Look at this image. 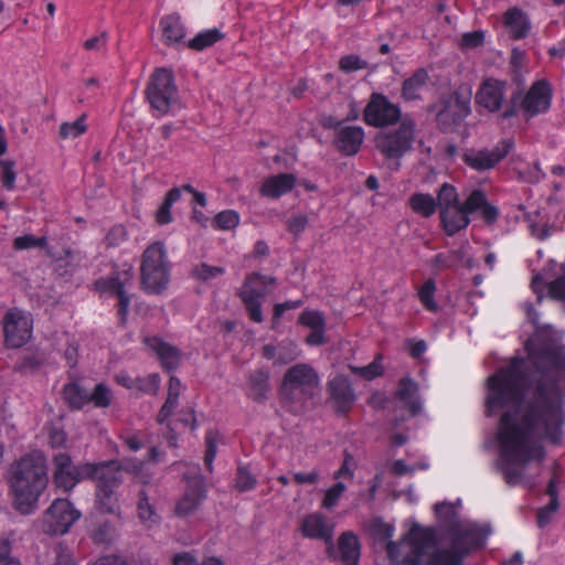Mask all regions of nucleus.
<instances>
[{
  "instance_id": "7",
  "label": "nucleus",
  "mask_w": 565,
  "mask_h": 565,
  "mask_svg": "<svg viewBox=\"0 0 565 565\" xmlns=\"http://www.w3.org/2000/svg\"><path fill=\"white\" fill-rule=\"evenodd\" d=\"M98 472L93 476L96 482V505L104 513H116L119 510L116 490L121 482V470L118 461L99 462Z\"/></svg>"
},
{
  "instance_id": "1",
  "label": "nucleus",
  "mask_w": 565,
  "mask_h": 565,
  "mask_svg": "<svg viewBox=\"0 0 565 565\" xmlns=\"http://www.w3.org/2000/svg\"><path fill=\"white\" fill-rule=\"evenodd\" d=\"M525 343L526 359L514 358L487 381L486 415L499 417L495 466L511 486L533 487L544 451L539 439L557 443L563 424L557 377L565 351L556 341Z\"/></svg>"
},
{
  "instance_id": "48",
  "label": "nucleus",
  "mask_w": 565,
  "mask_h": 565,
  "mask_svg": "<svg viewBox=\"0 0 565 565\" xmlns=\"http://www.w3.org/2000/svg\"><path fill=\"white\" fill-rule=\"evenodd\" d=\"M347 486L342 481L335 482L333 486L326 490L322 500V507L328 510L333 509L338 504Z\"/></svg>"
},
{
  "instance_id": "19",
  "label": "nucleus",
  "mask_w": 565,
  "mask_h": 565,
  "mask_svg": "<svg viewBox=\"0 0 565 565\" xmlns=\"http://www.w3.org/2000/svg\"><path fill=\"white\" fill-rule=\"evenodd\" d=\"M556 264L554 262L548 263V267L542 273L536 274L532 278L531 288L536 294L537 301H541L545 288L548 289V295L556 300L565 301V275L552 280Z\"/></svg>"
},
{
  "instance_id": "25",
  "label": "nucleus",
  "mask_w": 565,
  "mask_h": 565,
  "mask_svg": "<svg viewBox=\"0 0 565 565\" xmlns=\"http://www.w3.org/2000/svg\"><path fill=\"white\" fill-rule=\"evenodd\" d=\"M395 398L411 415H416L422 409L423 401L418 395V386L408 377L399 382Z\"/></svg>"
},
{
  "instance_id": "51",
  "label": "nucleus",
  "mask_w": 565,
  "mask_h": 565,
  "mask_svg": "<svg viewBox=\"0 0 565 565\" xmlns=\"http://www.w3.org/2000/svg\"><path fill=\"white\" fill-rule=\"evenodd\" d=\"M350 369L354 374L360 375L361 377H363L367 381L380 376L384 371L383 365L381 363V358L375 359L372 363H370L366 366H363V367L351 366Z\"/></svg>"
},
{
  "instance_id": "43",
  "label": "nucleus",
  "mask_w": 565,
  "mask_h": 565,
  "mask_svg": "<svg viewBox=\"0 0 565 565\" xmlns=\"http://www.w3.org/2000/svg\"><path fill=\"white\" fill-rule=\"evenodd\" d=\"M86 119L87 116L83 114L74 121L63 122L60 127V137L63 139H74L82 136L87 130Z\"/></svg>"
},
{
  "instance_id": "6",
  "label": "nucleus",
  "mask_w": 565,
  "mask_h": 565,
  "mask_svg": "<svg viewBox=\"0 0 565 565\" xmlns=\"http://www.w3.org/2000/svg\"><path fill=\"white\" fill-rule=\"evenodd\" d=\"M147 97L156 116L161 117L179 107L178 92L169 70H157L148 84Z\"/></svg>"
},
{
  "instance_id": "61",
  "label": "nucleus",
  "mask_w": 565,
  "mask_h": 565,
  "mask_svg": "<svg viewBox=\"0 0 565 565\" xmlns=\"http://www.w3.org/2000/svg\"><path fill=\"white\" fill-rule=\"evenodd\" d=\"M354 477V461L350 455H347L341 467L334 472L333 478L338 481L341 479L352 480Z\"/></svg>"
},
{
  "instance_id": "60",
  "label": "nucleus",
  "mask_w": 565,
  "mask_h": 565,
  "mask_svg": "<svg viewBox=\"0 0 565 565\" xmlns=\"http://www.w3.org/2000/svg\"><path fill=\"white\" fill-rule=\"evenodd\" d=\"M255 477L244 467H239L236 478V488L241 491H247L254 488Z\"/></svg>"
},
{
  "instance_id": "8",
  "label": "nucleus",
  "mask_w": 565,
  "mask_h": 565,
  "mask_svg": "<svg viewBox=\"0 0 565 565\" xmlns=\"http://www.w3.org/2000/svg\"><path fill=\"white\" fill-rule=\"evenodd\" d=\"M414 139L415 122L405 118L396 129L377 132L375 146L385 159L398 160L411 150Z\"/></svg>"
},
{
  "instance_id": "26",
  "label": "nucleus",
  "mask_w": 565,
  "mask_h": 565,
  "mask_svg": "<svg viewBox=\"0 0 565 565\" xmlns=\"http://www.w3.org/2000/svg\"><path fill=\"white\" fill-rule=\"evenodd\" d=\"M296 184V177L291 173H280L264 180L260 194L268 199H278L290 192Z\"/></svg>"
},
{
  "instance_id": "55",
  "label": "nucleus",
  "mask_w": 565,
  "mask_h": 565,
  "mask_svg": "<svg viewBox=\"0 0 565 565\" xmlns=\"http://www.w3.org/2000/svg\"><path fill=\"white\" fill-rule=\"evenodd\" d=\"M0 178L3 188L12 190L15 182L14 163L9 160H0Z\"/></svg>"
},
{
  "instance_id": "29",
  "label": "nucleus",
  "mask_w": 565,
  "mask_h": 565,
  "mask_svg": "<svg viewBox=\"0 0 565 565\" xmlns=\"http://www.w3.org/2000/svg\"><path fill=\"white\" fill-rule=\"evenodd\" d=\"M440 218L444 230L448 235H455L470 223L468 213L462 204L441 210Z\"/></svg>"
},
{
  "instance_id": "44",
  "label": "nucleus",
  "mask_w": 565,
  "mask_h": 565,
  "mask_svg": "<svg viewBox=\"0 0 565 565\" xmlns=\"http://www.w3.org/2000/svg\"><path fill=\"white\" fill-rule=\"evenodd\" d=\"M436 290V282L433 279L426 280L418 289L419 301L428 311L436 312L439 308L435 300Z\"/></svg>"
},
{
  "instance_id": "17",
  "label": "nucleus",
  "mask_w": 565,
  "mask_h": 565,
  "mask_svg": "<svg viewBox=\"0 0 565 565\" xmlns=\"http://www.w3.org/2000/svg\"><path fill=\"white\" fill-rule=\"evenodd\" d=\"M507 93L508 84L504 81L487 78L476 93V104L489 113H497L505 104Z\"/></svg>"
},
{
  "instance_id": "40",
  "label": "nucleus",
  "mask_w": 565,
  "mask_h": 565,
  "mask_svg": "<svg viewBox=\"0 0 565 565\" xmlns=\"http://www.w3.org/2000/svg\"><path fill=\"white\" fill-rule=\"evenodd\" d=\"M63 397L72 408L79 409L89 403V393L76 383L64 386Z\"/></svg>"
},
{
  "instance_id": "45",
  "label": "nucleus",
  "mask_w": 565,
  "mask_h": 565,
  "mask_svg": "<svg viewBox=\"0 0 565 565\" xmlns=\"http://www.w3.org/2000/svg\"><path fill=\"white\" fill-rule=\"evenodd\" d=\"M222 39V33L217 29H210L198 33L189 43L190 47L204 50Z\"/></svg>"
},
{
  "instance_id": "4",
  "label": "nucleus",
  "mask_w": 565,
  "mask_h": 565,
  "mask_svg": "<svg viewBox=\"0 0 565 565\" xmlns=\"http://www.w3.org/2000/svg\"><path fill=\"white\" fill-rule=\"evenodd\" d=\"M460 500L456 502H438L435 504V513L439 527H434L438 533V543L441 540L440 531L451 539L448 551L468 555L471 551L481 547L490 534L487 524H479L459 516Z\"/></svg>"
},
{
  "instance_id": "32",
  "label": "nucleus",
  "mask_w": 565,
  "mask_h": 565,
  "mask_svg": "<svg viewBox=\"0 0 565 565\" xmlns=\"http://www.w3.org/2000/svg\"><path fill=\"white\" fill-rule=\"evenodd\" d=\"M503 24L507 32L513 39H522L530 32V21L525 13L516 8L508 10L503 17Z\"/></svg>"
},
{
  "instance_id": "57",
  "label": "nucleus",
  "mask_w": 565,
  "mask_h": 565,
  "mask_svg": "<svg viewBox=\"0 0 565 565\" xmlns=\"http://www.w3.org/2000/svg\"><path fill=\"white\" fill-rule=\"evenodd\" d=\"M160 386V377L158 374L152 373L147 377H138L136 379V390L142 391L146 393H156Z\"/></svg>"
},
{
  "instance_id": "49",
  "label": "nucleus",
  "mask_w": 565,
  "mask_h": 565,
  "mask_svg": "<svg viewBox=\"0 0 565 565\" xmlns=\"http://www.w3.org/2000/svg\"><path fill=\"white\" fill-rule=\"evenodd\" d=\"M111 399V391L103 383L97 384L94 392L89 393V402L96 407H107L110 405Z\"/></svg>"
},
{
  "instance_id": "36",
  "label": "nucleus",
  "mask_w": 565,
  "mask_h": 565,
  "mask_svg": "<svg viewBox=\"0 0 565 565\" xmlns=\"http://www.w3.org/2000/svg\"><path fill=\"white\" fill-rule=\"evenodd\" d=\"M428 79V74L425 70H418L413 76L407 78L403 85V97L406 100H414L420 97V93L425 87Z\"/></svg>"
},
{
  "instance_id": "14",
  "label": "nucleus",
  "mask_w": 565,
  "mask_h": 565,
  "mask_svg": "<svg viewBox=\"0 0 565 565\" xmlns=\"http://www.w3.org/2000/svg\"><path fill=\"white\" fill-rule=\"evenodd\" d=\"M470 98L458 93L444 97L437 106V122L443 130H450L454 125L470 114Z\"/></svg>"
},
{
  "instance_id": "20",
  "label": "nucleus",
  "mask_w": 565,
  "mask_h": 565,
  "mask_svg": "<svg viewBox=\"0 0 565 565\" xmlns=\"http://www.w3.org/2000/svg\"><path fill=\"white\" fill-rule=\"evenodd\" d=\"M326 127L337 129L335 145L347 156L355 154L363 143L364 129L360 126H342L340 122L329 118Z\"/></svg>"
},
{
  "instance_id": "34",
  "label": "nucleus",
  "mask_w": 565,
  "mask_h": 565,
  "mask_svg": "<svg viewBox=\"0 0 565 565\" xmlns=\"http://www.w3.org/2000/svg\"><path fill=\"white\" fill-rule=\"evenodd\" d=\"M369 532L374 541L386 543V548H387L388 545L391 543H393L390 540L394 535L395 527L393 524L386 523L381 519H374L369 524ZM408 533H409V531L403 536V539L399 542H394V543L395 544L402 543ZM386 553H387V556H390L387 550H386ZM388 558L391 559V557H388Z\"/></svg>"
},
{
  "instance_id": "22",
  "label": "nucleus",
  "mask_w": 565,
  "mask_h": 565,
  "mask_svg": "<svg viewBox=\"0 0 565 565\" xmlns=\"http://www.w3.org/2000/svg\"><path fill=\"white\" fill-rule=\"evenodd\" d=\"M299 530L302 536L307 539L329 543L333 539L334 524L324 514L313 512L301 519Z\"/></svg>"
},
{
  "instance_id": "28",
  "label": "nucleus",
  "mask_w": 565,
  "mask_h": 565,
  "mask_svg": "<svg viewBox=\"0 0 565 565\" xmlns=\"http://www.w3.org/2000/svg\"><path fill=\"white\" fill-rule=\"evenodd\" d=\"M462 206L468 214L479 212L487 223L495 222L499 215L498 209L488 202L486 194L481 190H473Z\"/></svg>"
},
{
  "instance_id": "31",
  "label": "nucleus",
  "mask_w": 565,
  "mask_h": 565,
  "mask_svg": "<svg viewBox=\"0 0 565 565\" xmlns=\"http://www.w3.org/2000/svg\"><path fill=\"white\" fill-rule=\"evenodd\" d=\"M263 355L274 360L277 364H288L299 355V349L294 341H282L277 347L267 344L263 349Z\"/></svg>"
},
{
  "instance_id": "37",
  "label": "nucleus",
  "mask_w": 565,
  "mask_h": 565,
  "mask_svg": "<svg viewBox=\"0 0 565 565\" xmlns=\"http://www.w3.org/2000/svg\"><path fill=\"white\" fill-rule=\"evenodd\" d=\"M137 510L138 518L145 526L151 529L159 523L160 516L156 512L154 508L149 503L145 490H141L138 494Z\"/></svg>"
},
{
  "instance_id": "13",
  "label": "nucleus",
  "mask_w": 565,
  "mask_h": 565,
  "mask_svg": "<svg viewBox=\"0 0 565 565\" xmlns=\"http://www.w3.org/2000/svg\"><path fill=\"white\" fill-rule=\"evenodd\" d=\"M274 282V278L258 274H252L246 278L239 295L254 322L263 321L262 302L269 291L268 287Z\"/></svg>"
},
{
  "instance_id": "30",
  "label": "nucleus",
  "mask_w": 565,
  "mask_h": 565,
  "mask_svg": "<svg viewBox=\"0 0 565 565\" xmlns=\"http://www.w3.org/2000/svg\"><path fill=\"white\" fill-rule=\"evenodd\" d=\"M145 344L156 353L162 366L168 370H172L178 366L180 362V353L174 347L156 337L146 338Z\"/></svg>"
},
{
  "instance_id": "41",
  "label": "nucleus",
  "mask_w": 565,
  "mask_h": 565,
  "mask_svg": "<svg viewBox=\"0 0 565 565\" xmlns=\"http://www.w3.org/2000/svg\"><path fill=\"white\" fill-rule=\"evenodd\" d=\"M180 388L181 383L179 379L171 376L169 381L168 398L158 415L159 422L163 423L175 408L180 395Z\"/></svg>"
},
{
  "instance_id": "46",
  "label": "nucleus",
  "mask_w": 565,
  "mask_h": 565,
  "mask_svg": "<svg viewBox=\"0 0 565 565\" xmlns=\"http://www.w3.org/2000/svg\"><path fill=\"white\" fill-rule=\"evenodd\" d=\"M437 199L438 202L436 203L439 206V211L460 205L457 189L448 183H444L440 186Z\"/></svg>"
},
{
  "instance_id": "58",
  "label": "nucleus",
  "mask_w": 565,
  "mask_h": 565,
  "mask_svg": "<svg viewBox=\"0 0 565 565\" xmlns=\"http://www.w3.org/2000/svg\"><path fill=\"white\" fill-rule=\"evenodd\" d=\"M428 466L426 460L420 461L418 465H406L404 460H396L392 466V472L396 476H404L414 473L416 470H425Z\"/></svg>"
},
{
  "instance_id": "18",
  "label": "nucleus",
  "mask_w": 565,
  "mask_h": 565,
  "mask_svg": "<svg viewBox=\"0 0 565 565\" xmlns=\"http://www.w3.org/2000/svg\"><path fill=\"white\" fill-rule=\"evenodd\" d=\"M552 102V88L546 79L536 81L525 94L521 108L530 117L545 113Z\"/></svg>"
},
{
  "instance_id": "56",
  "label": "nucleus",
  "mask_w": 565,
  "mask_h": 565,
  "mask_svg": "<svg viewBox=\"0 0 565 565\" xmlns=\"http://www.w3.org/2000/svg\"><path fill=\"white\" fill-rule=\"evenodd\" d=\"M340 70L345 73H352L363 70L367 66V63L360 56L350 54L343 56L339 62Z\"/></svg>"
},
{
  "instance_id": "63",
  "label": "nucleus",
  "mask_w": 565,
  "mask_h": 565,
  "mask_svg": "<svg viewBox=\"0 0 565 565\" xmlns=\"http://www.w3.org/2000/svg\"><path fill=\"white\" fill-rule=\"evenodd\" d=\"M483 41L484 33L482 31L468 32L461 36V46L463 49H476L482 45Z\"/></svg>"
},
{
  "instance_id": "10",
  "label": "nucleus",
  "mask_w": 565,
  "mask_h": 565,
  "mask_svg": "<svg viewBox=\"0 0 565 565\" xmlns=\"http://www.w3.org/2000/svg\"><path fill=\"white\" fill-rule=\"evenodd\" d=\"M54 472L53 480L54 484L68 492L75 488L84 479H92L96 472H98L99 462H85L74 465L72 458L66 454L56 455L53 459Z\"/></svg>"
},
{
  "instance_id": "21",
  "label": "nucleus",
  "mask_w": 565,
  "mask_h": 565,
  "mask_svg": "<svg viewBox=\"0 0 565 565\" xmlns=\"http://www.w3.org/2000/svg\"><path fill=\"white\" fill-rule=\"evenodd\" d=\"M191 469L192 476H184L189 482V490L180 499L175 508L177 514L182 516L194 512L204 499L203 480L199 473V467L192 466Z\"/></svg>"
},
{
  "instance_id": "47",
  "label": "nucleus",
  "mask_w": 565,
  "mask_h": 565,
  "mask_svg": "<svg viewBox=\"0 0 565 565\" xmlns=\"http://www.w3.org/2000/svg\"><path fill=\"white\" fill-rule=\"evenodd\" d=\"M173 565H224L221 558L211 556L199 562L191 553L184 552L174 555Z\"/></svg>"
},
{
  "instance_id": "11",
  "label": "nucleus",
  "mask_w": 565,
  "mask_h": 565,
  "mask_svg": "<svg viewBox=\"0 0 565 565\" xmlns=\"http://www.w3.org/2000/svg\"><path fill=\"white\" fill-rule=\"evenodd\" d=\"M81 516V511L68 499L58 498L44 511L41 527L50 535H65Z\"/></svg>"
},
{
  "instance_id": "35",
  "label": "nucleus",
  "mask_w": 565,
  "mask_h": 565,
  "mask_svg": "<svg viewBox=\"0 0 565 565\" xmlns=\"http://www.w3.org/2000/svg\"><path fill=\"white\" fill-rule=\"evenodd\" d=\"M162 38L166 43L173 44L184 38V28L178 15L164 17L160 22Z\"/></svg>"
},
{
  "instance_id": "62",
  "label": "nucleus",
  "mask_w": 565,
  "mask_h": 565,
  "mask_svg": "<svg viewBox=\"0 0 565 565\" xmlns=\"http://www.w3.org/2000/svg\"><path fill=\"white\" fill-rule=\"evenodd\" d=\"M126 468L134 472L136 479L143 484L149 483L152 478L147 462L127 463Z\"/></svg>"
},
{
  "instance_id": "23",
  "label": "nucleus",
  "mask_w": 565,
  "mask_h": 565,
  "mask_svg": "<svg viewBox=\"0 0 565 565\" xmlns=\"http://www.w3.org/2000/svg\"><path fill=\"white\" fill-rule=\"evenodd\" d=\"M131 274L126 271L122 279L119 277H110L96 281V289L99 292L105 295L109 294L118 298V313L121 320H125L130 303L129 297L126 295L125 287L131 280Z\"/></svg>"
},
{
  "instance_id": "53",
  "label": "nucleus",
  "mask_w": 565,
  "mask_h": 565,
  "mask_svg": "<svg viewBox=\"0 0 565 565\" xmlns=\"http://www.w3.org/2000/svg\"><path fill=\"white\" fill-rule=\"evenodd\" d=\"M252 391L250 394L254 398L260 399L264 397L268 386V373L260 371L250 377Z\"/></svg>"
},
{
  "instance_id": "50",
  "label": "nucleus",
  "mask_w": 565,
  "mask_h": 565,
  "mask_svg": "<svg viewBox=\"0 0 565 565\" xmlns=\"http://www.w3.org/2000/svg\"><path fill=\"white\" fill-rule=\"evenodd\" d=\"M214 222L220 230H233L239 224V214L233 210L220 212Z\"/></svg>"
},
{
  "instance_id": "9",
  "label": "nucleus",
  "mask_w": 565,
  "mask_h": 565,
  "mask_svg": "<svg viewBox=\"0 0 565 565\" xmlns=\"http://www.w3.org/2000/svg\"><path fill=\"white\" fill-rule=\"evenodd\" d=\"M318 376L307 364H297L285 374L281 394L290 402H305L311 398L318 390Z\"/></svg>"
},
{
  "instance_id": "5",
  "label": "nucleus",
  "mask_w": 565,
  "mask_h": 565,
  "mask_svg": "<svg viewBox=\"0 0 565 565\" xmlns=\"http://www.w3.org/2000/svg\"><path fill=\"white\" fill-rule=\"evenodd\" d=\"M140 269L141 282L146 291L158 294L168 286L170 264L163 243L154 242L146 248Z\"/></svg>"
},
{
  "instance_id": "24",
  "label": "nucleus",
  "mask_w": 565,
  "mask_h": 565,
  "mask_svg": "<svg viewBox=\"0 0 565 565\" xmlns=\"http://www.w3.org/2000/svg\"><path fill=\"white\" fill-rule=\"evenodd\" d=\"M329 388L335 411L341 414L347 413L355 401L354 392L348 379L335 376L330 381Z\"/></svg>"
},
{
  "instance_id": "27",
  "label": "nucleus",
  "mask_w": 565,
  "mask_h": 565,
  "mask_svg": "<svg viewBox=\"0 0 565 565\" xmlns=\"http://www.w3.org/2000/svg\"><path fill=\"white\" fill-rule=\"evenodd\" d=\"M299 321L311 330L306 339L309 345H320L326 342V320L320 311L306 310L300 315Z\"/></svg>"
},
{
  "instance_id": "64",
  "label": "nucleus",
  "mask_w": 565,
  "mask_h": 565,
  "mask_svg": "<svg viewBox=\"0 0 565 565\" xmlns=\"http://www.w3.org/2000/svg\"><path fill=\"white\" fill-rule=\"evenodd\" d=\"M0 565H21L20 562L11 555L10 542L2 537H0Z\"/></svg>"
},
{
  "instance_id": "52",
  "label": "nucleus",
  "mask_w": 565,
  "mask_h": 565,
  "mask_svg": "<svg viewBox=\"0 0 565 565\" xmlns=\"http://www.w3.org/2000/svg\"><path fill=\"white\" fill-rule=\"evenodd\" d=\"M47 441L52 448H66L67 437L64 429L56 425H50L45 428Z\"/></svg>"
},
{
  "instance_id": "38",
  "label": "nucleus",
  "mask_w": 565,
  "mask_h": 565,
  "mask_svg": "<svg viewBox=\"0 0 565 565\" xmlns=\"http://www.w3.org/2000/svg\"><path fill=\"white\" fill-rule=\"evenodd\" d=\"M547 493L551 495V502L537 511V525L540 527L546 526L558 509L557 492H556V478L551 479Z\"/></svg>"
},
{
  "instance_id": "2",
  "label": "nucleus",
  "mask_w": 565,
  "mask_h": 565,
  "mask_svg": "<svg viewBox=\"0 0 565 565\" xmlns=\"http://www.w3.org/2000/svg\"><path fill=\"white\" fill-rule=\"evenodd\" d=\"M7 481L13 509L24 515L34 513L49 484L45 456L40 451L22 456L11 463Z\"/></svg>"
},
{
  "instance_id": "3",
  "label": "nucleus",
  "mask_w": 565,
  "mask_h": 565,
  "mask_svg": "<svg viewBox=\"0 0 565 565\" xmlns=\"http://www.w3.org/2000/svg\"><path fill=\"white\" fill-rule=\"evenodd\" d=\"M394 565H461V555L457 552L438 548V533L433 526L414 524L399 544L387 547Z\"/></svg>"
},
{
  "instance_id": "12",
  "label": "nucleus",
  "mask_w": 565,
  "mask_h": 565,
  "mask_svg": "<svg viewBox=\"0 0 565 565\" xmlns=\"http://www.w3.org/2000/svg\"><path fill=\"white\" fill-rule=\"evenodd\" d=\"M4 343L9 348H21L32 337L33 320L29 312L10 309L2 320Z\"/></svg>"
},
{
  "instance_id": "33",
  "label": "nucleus",
  "mask_w": 565,
  "mask_h": 565,
  "mask_svg": "<svg viewBox=\"0 0 565 565\" xmlns=\"http://www.w3.org/2000/svg\"><path fill=\"white\" fill-rule=\"evenodd\" d=\"M338 552L344 565H358L360 558V544L353 532H344L338 540Z\"/></svg>"
},
{
  "instance_id": "39",
  "label": "nucleus",
  "mask_w": 565,
  "mask_h": 565,
  "mask_svg": "<svg viewBox=\"0 0 565 565\" xmlns=\"http://www.w3.org/2000/svg\"><path fill=\"white\" fill-rule=\"evenodd\" d=\"M412 210L424 217L431 216L437 207L436 200L433 195L426 193H415L409 198Z\"/></svg>"
},
{
  "instance_id": "16",
  "label": "nucleus",
  "mask_w": 565,
  "mask_h": 565,
  "mask_svg": "<svg viewBox=\"0 0 565 565\" xmlns=\"http://www.w3.org/2000/svg\"><path fill=\"white\" fill-rule=\"evenodd\" d=\"M399 117L398 106L391 103L382 94H372L369 104L364 108V120L370 126H387L395 122Z\"/></svg>"
},
{
  "instance_id": "59",
  "label": "nucleus",
  "mask_w": 565,
  "mask_h": 565,
  "mask_svg": "<svg viewBox=\"0 0 565 565\" xmlns=\"http://www.w3.org/2000/svg\"><path fill=\"white\" fill-rule=\"evenodd\" d=\"M195 276L202 280H210L224 274V269L220 266H210L207 264L199 265L194 270Z\"/></svg>"
},
{
  "instance_id": "42",
  "label": "nucleus",
  "mask_w": 565,
  "mask_h": 565,
  "mask_svg": "<svg viewBox=\"0 0 565 565\" xmlns=\"http://www.w3.org/2000/svg\"><path fill=\"white\" fill-rule=\"evenodd\" d=\"M180 196L181 190L178 188H174L167 193L163 203L156 213V221L158 224L164 225L172 221L171 207Z\"/></svg>"
},
{
  "instance_id": "54",
  "label": "nucleus",
  "mask_w": 565,
  "mask_h": 565,
  "mask_svg": "<svg viewBox=\"0 0 565 565\" xmlns=\"http://www.w3.org/2000/svg\"><path fill=\"white\" fill-rule=\"evenodd\" d=\"M45 243V237H35L34 235L25 234L14 238L13 247L17 250H24L33 247H43Z\"/></svg>"
},
{
  "instance_id": "15",
  "label": "nucleus",
  "mask_w": 565,
  "mask_h": 565,
  "mask_svg": "<svg viewBox=\"0 0 565 565\" xmlns=\"http://www.w3.org/2000/svg\"><path fill=\"white\" fill-rule=\"evenodd\" d=\"M514 142L512 139L500 141L492 150L488 149H467L462 154V160L471 169L483 171L492 169L500 162L512 149Z\"/></svg>"
}]
</instances>
